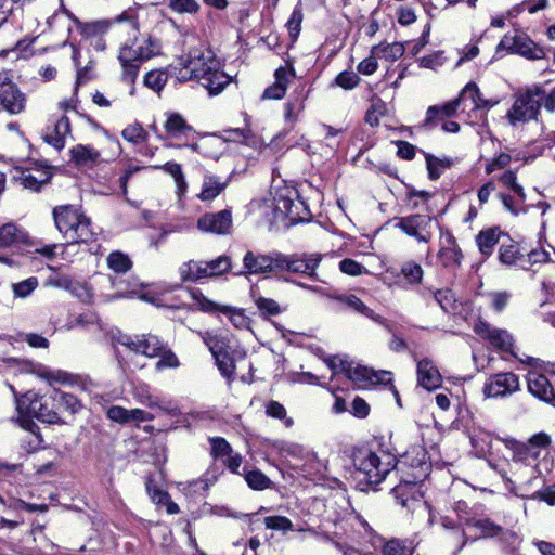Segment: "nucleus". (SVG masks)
<instances>
[{
    "label": "nucleus",
    "mask_w": 555,
    "mask_h": 555,
    "mask_svg": "<svg viewBox=\"0 0 555 555\" xmlns=\"http://www.w3.org/2000/svg\"><path fill=\"white\" fill-rule=\"evenodd\" d=\"M182 67L178 79L197 80L210 95L219 94L230 82L231 77L221 69V62L204 46L193 47L181 57Z\"/></svg>",
    "instance_id": "nucleus-1"
},
{
    "label": "nucleus",
    "mask_w": 555,
    "mask_h": 555,
    "mask_svg": "<svg viewBox=\"0 0 555 555\" xmlns=\"http://www.w3.org/2000/svg\"><path fill=\"white\" fill-rule=\"evenodd\" d=\"M542 105L548 113L555 112V87L548 92L541 85L518 90L506 117L514 127L530 120H538Z\"/></svg>",
    "instance_id": "nucleus-2"
},
{
    "label": "nucleus",
    "mask_w": 555,
    "mask_h": 555,
    "mask_svg": "<svg viewBox=\"0 0 555 555\" xmlns=\"http://www.w3.org/2000/svg\"><path fill=\"white\" fill-rule=\"evenodd\" d=\"M402 464L404 462H397L393 455L386 452L376 453L369 449H359L353 454L356 478L369 486L380 483L397 465Z\"/></svg>",
    "instance_id": "nucleus-3"
},
{
    "label": "nucleus",
    "mask_w": 555,
    "mask_h": 555,
    "mask_svg": "<svg viewBox=\"0 0 555 555\" xmlns=\"http://www.w3.org/2000/svg\"><path fill=\"white\" fill-rule=\"evenodd\" d=\"M54 222L68 244L88 242L93 237L90 219L78 208L67 205L53 209Z\"/></svg>",
    "instance_id": "nucleus-4"
},
{
    "label": "nucleus",
    "mask_w": 555,
    "mask_h": 555,
    "mask_svg": "<svg viewBox=\"0 0 555 555\" xmlns=\"http://www.w3.org/2000/svg\"><path fill=\"white\" fill-rule=\"evenodd\" d=\"M11 391L15 397L16 410L21 416L35 417L43 423L57 424L61 422V416L56 415V410L52 404L51 395L40 396L35 391H27L21 397L13 386H10Z\"/></svg>",
    "instance_id": "nucleus-5"
},
{
    "label": "nucleus",
    "mask_w": 555,
    "mask_h": 555,
    "mask_svg": "<svg viewBox=\"0 0 555 555\" xmlns=\"http://www.w3.org/2000/svg\"><path fill=\"white\" fill-rule=\"evenodd\" d=\"M502 50L528 60H542L545 56L544 50L520 31L505 34L496 47L498 52Z\"/></svg>",
    "instance_id": "nucleus-6"
},
{
    "label": "nucleus",
    "mask_w": 555,
    "mask_h": 555,
    "mask_svg": "<svg viewBox=\"0 0 555 555\" xmlns=\"http://www.w3.org/2000/svg\"><path fill=\"white\" fill-rule=\"evenodd\" d=\"M428 467L426 462L420 460L417 465L413 466L411 477L404 478L399 485L392 488V494L397 503L402 507L410 508V503H414L417 500V483L427 476Z\"/></svg>",
    "instance_id": "nucleus-7"
},
{
    "label": "nucleus",
    "mask_w": 555,
    "mask_h": 555,
    "mask_svg": "<svg viewBox=\"0 0 555 555\" xmlns=\"http://www.w3.org/2000/svg\"><path fill=\"white\" fill-rule=\"evenodd\" d=\"M341 373H344L350 380L358 384L359 387H364L366 383L372 385L390 384L392 374L389 371H374L361 364H354L352 361H341Z\"/></svg>",
    "instance_id": "nucleus-8"
},
{
    "label": "nucleus",
    "mask_w": 555,
    "mask_h": 555,
    "mask_svg": "<svg viewBox=\"0 0 555 555\" xmlns=\"http://www.w3.org/2000/svg\"><path fill=\"white\" fill-rule=\"evenodd\" d=\"M280 251L273 250L267 254L247 250L243 257L245 274L260 275L279 273Z\"/></svg>",
    "instance_id": "nucleus-9"
},
{
    "label": "nucleus",
    "mask_w": 555,
    "mask_h": 555,
    "mask_svg": "<svg viewBox=\"0 0 555 555\" xmlns=\"http://www.w3.org/2000/svg\"><path fill=\"white\" fill-rule=\"evenodd\" d=\"M322 257L319 254L285 255L280 251L279 272H289L315 279Z\"/></svg>",
    "instance_id": "nucleus-10"
},
{
    "label": "nucleus",
    "mask_w": 555,
    "mask_h": 555,
    "mask_svg": "<svg viewBox=\"0 0 555 555\" xmlns=\"http://www.w3.org/2000/svg\"><path fill=\"white\" fill-rule=\"evenodd\" d=\"M117 344L129 350L141 353L147 358H155L164 350V343L159 337L152 334L143 335H120L116 339Z\"/></svg>",
    "instance_id": "nucleus-11"
},
{
    "label": "nucleus",
    "mask_w": 555,
    "mask_h": 555,
    "mask_svg": "<svg viewBox=\"0 0 555 555\" xmlns=\"http://www.w3.org/2000/svg\"><path fill=\"white\" fill-rule=\"evenodd\" d=\"M519 389V377L512 372H502L491 375L485 383L482 391L487 398H504Z\"/></svg>",
    "instance_id": "nucleus-12"
},
{
    "label": "nucleus",
    "mask_w": 555,
    "mask_h": 555,
    "mask_svg": "<svg viewBox=\"0 0 555 555\" xmlns=\"http://www.w3.org/2000/svg\"><path fill=\"white\" fill-rule=\"evenodd\" d=\"M0 104L12 115L22 113L26 106L25 94L11 81L8 72L0 73Z\"/></svg>",
    "instance_id": "nucleus-13"
},
{
    "label": "nucleus",
    "mask_w": 555,
    "mask_h": 555,
    "mask_svg": "<svg viewBox=\"0 0 555 555\" xmlns=\"http://www.w3.org/2000/svg\"><path fill=\"white\" fill-rule=\"evenodd\" d=\"M190 296L193 300V306L199 310L211 312L219 309L223 314H227L231 323L236 328H246L249 325L248 318L244 314L242 309H233L230 307L219 308L215 302L206 298L198 289L190 291Z\"/></svg>",
    "instance_id": "nucleus-14"
},
{
    "label": "nucleus",
    "mask_w": 555,
    "mask_h": 555,
    "mask_svg": "<svg viewBox=\"0 0 555 555\" xmlns=\"http://www.w3.org/2000/svg\"><path fill=\"white\" fill-rule=\"evenodd\" d=\"M139 53L137 42L133 44L125 43L119 50L118 60L122 67V80L131 86L130 94L134 93V81L138 77L141 63L144 61Z\"/></svg>",
    "instance_id": "nucleus-15"
},
{
    "label": "nucleus",
    "mask_w": 555,
    "mask_h": 555,
    "mask_svg": "<svg viewBox=\"0 0 555 555\" xmlns=\"http://www.w3.org/2000/svg\"><path fill=\"white\" fill-rule=\"evenodd\" d=\"M396 227L418 242L428 243L431 240V218L429 216L415 214L402 217L398 219Z\"/></svg>",
    "instance_id": "nucleus-16"
},
{
    "label": "nucleus",
    "mask_w": 555,
    "mask_h": 555,
    "mask_svg": "<svg viewBox=\"0 0 555 555\" xmlns=\"http://www.w3.org/2000/svg\"><path fill=\"white\" fill-rule=\"evenodd\" d=\"M51 177V172L46 168L15 166L12 180L24 189L39 191L43 184L50 181Z\"/></svg>",
    "instance_id": "nucleus-17"
},
{
    "label": "nucleus",
    "mask_w": 555,
    "mask_h": 555,
    "mask_svg": "<svg viewBox=\"0 0 555 555\" xmlns=\"http://www.w3.org/2000/svg\"><path fill=\"white\" fill-rule=\"evenodd\" d=\"M474 331L498 350L513 353V337L507 331L492 327L483 321H478L474 326Z\"/></svg>",
    "instance_id": "nucleus-18"
},
{
    "label": "nucleus",
    "mask_w": 555,
    "mask_h": 555,
    "mask_svg": "<svg viewBox=\"0 0 555 555\" xmlns=\"http://www.w3.org/2000/svg\"><path fill=\"white\" fill-rule=\"evenodd\" d=\"M197 228L206 233L229 234L232 229V214L228 209L216 214H205L197 220Z\"/></svg>",
    "instance_id": "nucleus-19"
},
{
    "label": "nucleus",
    "mask_w": 555,
    "mask_h": 555,
    "mask_svg": "<svg viewBox=\"0 0 555 555\" xmlns=\"http://www.w3.org/2000/svg\"><path fill=\"white\" fill-rule=\"evenodd\" d=\"M526 379L528 391L533 397L555 408V390L544 374L529 372Z\"/></svg>",
    "instance_id": "nucleus-20"
},
{
    "label": "nucleus",
    "mask_w": 555,
    "mask_h": 555,
    "mask_svg": "<svg viewBox=\"0 0 555 555\" xmlns=\"http://www.w3.org/2000/svg\"><path fill=\"white\" fill-rule=\"evenodd\" d=\"M70 132L72 130L68 117L61 116L53 120L52 125L47 127L43 139L55 150L61 151L65 147L66 139L70 137Z\"/></svg>",
    "instance_id": "nucleus-21"
},
{
    "label": "nucleus",
    "mask_w": 555,
    "mask_h": 555,
    "mask_svg": "<svg viewBox=\"0 0 555 555\" xmlns=\"http://www.w3.org/2000/svg\"><path fill=\"white\" fill-rule=\"evenodd\" d=\"M108 23L103 21L86 23L79 25V30L82 40L92 47L95 51H104L106 49V42L104 35L108 30Z\"/></svg>",
    "instance_id": "nucleus-22"
},
{
    "label": "nucleus",
    "mask_w": 555,
    "mask_h": 555,
    "mask_svg": "<svg viewBox=\"0 0 555 555\" xmlns=\"http://www.w3.org/2000/svg\"><path fill=\"white\" fill-rule=\"evenodd\" d=\"M418 385L427 390H435L441 385V375L438 369L428 359H423L417 363Z\"/></svg>",
    "instance_id": "nucleus-23"
},
{
    "label": "nucleus",
    "mask_w": 555,
    "mask_h": 555,
    "mask_svg": "<svg viewBox=\"0 0 555 555\" xmlns=\"http://www.w3.org/2000/svg\"><path fill=\"white\" fill-rule=\"evenodd\" d=\"M274 76L275 82L264 90L262 99H282L285 95L289 82V76H294V69L292 68L291 70H288L287 68L281 66L275 70Z\"/></svg>",
    "instance_id": "nucleus-24"
},
{
    "label": "nucleus",
    "mask_w": 555,
    "mask_h": 555,
    "mask_svg": "<svg viewBox=\"0 0 555 555\" xmlns=\"http://www.w3.org/2000/svg\"><path fill=\"white\" fill-rule=\"evenodd\" d=\"M460 101H464V106L469 102L470 109L491 108L499 103L496 100H488L482 98L478 87L470 82L460 93Z\"/></svg>",
    "instance_id": "nucleus-25"
},
{
    "label": "nucleus",
    "mask_w": 555,
    "mask_h": 555,
    "mask_svg": "<svg viewBox=\"0 0 555 555\" xmlns=\"http://www.w3.org/2000/svg\"><path fill=\"white\" fill-rule=\"evenodd\" d=\"M504 446L513 452V461L530 464V460H537L540 455L539 451H532L531 447L527 443L520 442L514 438H502Z\"/></svg>",
    "instance_id": "nucleus-26"
},
{
    "label": "nucleus",
    "mask_w": 555,
    "mask_h": 555,
    "mask_svg": "<svg viewBox=\"0 0 555 555\" xmlns=\"http://www.w3.org/2000/svg\"><path fill=\"white\" fill-rule=\"evenodd\" d=\"M341 305L351 309L376 323L387 326L386 321L380 315L376 314L371 308H369L359 297L353 294L340 295L336 298Z\"/></svg>",
    "instance_id": "nucleus-27"
},
{
    "label": "nucleus",
    "mask_w": 555,
    "mask_h": 555,
    "mask_svg": "<svg viewBox=\"0 0 555 555\" xmlns=\"http://www.w3.org/2000/svg\"><path fill=\"white\" fill-rule=\"evenodd\" d=\"M72 160L80 167H93L101 162V154L95 149L77 144L70 151Z\"/></svg>",
    "instance_id": "nucleus-28"
},
{
    "label": "nucleus",
    "mask_w": 555,
    "mask_h": 555,
    "mask_svg": "<svg viewBox=\"0 0 555 555\" xmlns=\"http://www.w3.org/2000/svg\"><path fill=\"white\" fill-rule=\"evenodd\" d=\"M51 398L52 404L56 410L57 416H60L61 413L65 412L69 414H75L81 408L79 400L72 393L53 389V391L51 392Z\"/></svg>",
    "instance_id": "nucleus-29"
},
{
    "label": "nucleus",
    "mask_w": 555,
    "mask_h": 555,
    "mask_svg": "<svg viewBox=\"0 0 555 555\" xmlns=\"http://www.w3.org/2000/svg\"><path fill=\"white\" fill-rule=\"evenodd\" d=\"M295 195L296 191L284 189L274 197L275 209L291 219H296L298 212L295 210L302 205L300 202L296 203L293 199V196Z\"/></svg>",
    "instance_id": "nucleus-30"
},
{
    "label": "nucleus",
    "mask_w": 555,
    "mask_h": 555,
    "mask_svg": "<svg viewBox=\"0 0 555 555\" xmlns=\"http://www.w3.org/2000/svg\"><path fill=\"white\" fill-rule=\"evenodd\" d=\"M466 524L478 532V538L492 539L499 538L504 533V528L490 518H470Z\"/></svg>",
    "instance_id": "nucleus-31"
},
{
    "label": "nucleus",
    "mask_w": 555,
    "mask_h": 555,
    "mask_svg": "<svg viewBox=\"0 0 555 555\" xmlns=\"http://www.w3.org/2000/svg\"><path fill=\"white\" fill-rule=\"evenodd\" d=\"M499 259L503 264L529 270V266L525 263V255L521 254L519 247L513 243L502 244L500 246Z\"/></svg>",
    "instance_id": "nucleus-32"
},
{
    "label": "nucleus",
    "mask_w": 555,
    "mask_h": 555,
    "mask_svg": "<svg viewBox=\"0 0 555 555\" xmlns=\"http://www.w3.org/2000/svg\"><path fill=\"white\" fill-rule=\"evenodd\" d=\"M464 101H460V96L451 102H448L441 106H430L426 112L425 125L434 126L436 120H443L446 117L453 116Z\"/></svg>",
    "instance_id": "nucleus-33"
},
{
    "label": "nucleus",
    "mask_w": 555,
    "mask_h": 555,
    "mask_svg": "<svg viewBox=\"0 0 555 555\" xmlns=\"http://www.w3.org/2000/svg\"><path fill=\"white\" fill-rule=\"evenodd\" d=\"M501 231L498 228H490L480 231L476 236V244L481 255L489 257L499 243Z\"/></svg>",
    "instance_id": "nucleus-34"
},
{
    "label": "nucleus",
    "mask_w": 555,
    "mask_h": 555,
    "mask_svg": "<svg viewBox=\"0 0 555 555\" xmlns=\"http://www.w3.org/2000/svg\"><path fill=\"white\" fill-rule=\"evenodd\" d=\"M371 543L374 548L382 547L385 555H412V547L403 541L391 540L384 544L380 537L374 535Z\"/></svg>",
    "instance_id": "nucleus-35"
},
{
    "label": "nucleus",
    "mask_w": 555,
    "mask_h": 555,
    "mask_svg": "<svg viewBox=\"0 0 555 555\" xmlns=\"http://www.w3.org/2000/svg\"><path fill=\"white\" fill-rule=\"evenodd\" d=\"M447 242L449 246L442 247L439 250L438 257L444 267L460 266L463 255L455 238L451 234H448Z\"/></svg>",
    "instance_id": "nucleus-36"
},
{
    "label": "nucleus",
    "mask_w": 555,
    "mask_h": 555,
    "mask_svg": "<svg viewBox=\"0 0 555 555\" xmlns=\"http://www.w3.org/2000/svg\"><path fill=\"white\" fill-rule=\"evenodd\" d=\"M164 127L167 135L176 139L192 131V127L188 125L185 119L178 113H169Z\"/></svg>",
    "instance_id": "nucleus-37"
},
{
    "label": "nucleus",
    "mask_w": 555,
    "mask_h": 555,
    "mask_svg": "<svg viewBox=\"0 0 555 555\" xmlns=\"http://www.w3.org/2000/svg\"><path fill=\"white\" fill-rule=\"evenodd\" d=\"M227 186L225 182H222L220 178L211 175L204 177L202 191L198 194V198L203 202L215 199Z\"/></svg>",
    "instance_id": "nucleus-38"
},
{
    "label": "nucleus",
    "mask_w": 555,
    "mask_h": 555,
    "mask_svg": "<svg viewBox=\"0 0 555 555\" xmlns=\"http://www.w3.org/2000/svg\"><path fill=\"white\" fill-rule=\"evenodd\" d=\"M182 281L195 282L204 278H208L204 261L190 260L183 262L179 268Z\"/></svg>",
    "instance_id": "nucleus-39"
},
{
    "label": "nucleus",
    "mask_w": 555,
    "mask_h": 555,
    "mask_svg": "<svg viewBox=\"0 0 555 555\" xmlns=\"http://www.w3.org/2000/svg\"><path fill=\"white\" fill-rule=\"evenodd\" d=\"M405 47L401 42L379 43L372 47V53L389 62H395L403 56Z\"/></svg>",
    "instance_id": "nucleus-40"
},
{
    "label": "nucleus",
    "mask_w": 555,
    "mask_h": 555,
    "mask_svg": "<svg viewBox=\"0 0 555 555\" xmlns=\"http://www.w3.org/2000/svg\"><path fill=\"white\" fill-rule=\"evenodd\" d=\"M153 168L162 169L173 178L177 188V194L180 198L185 194L188 190V183L185 181L180 164L168 162L164 165L154 166Z\"/></svg>",
    "instance_id": "nucleus-41"
},
{
    "label": "nucleus",
    "mask_w": 555,
    "mask_h": 555,
    "mask_svg": "<svg viewBox=\"0 0 555 555\" xmlns=\"http://www.w3.org/2000/svg\"><path fill=\"white\" fill-rule=\"evenodd\" d=\"M24 238L23 230L14 223H5L0 228V247H9Z\"/></svg>",
    "instance_id": "nucleus-42"
},
{
    "label": "nucleus",
    "mask_w": 555,
    "mask_h": 555,
    "mask_svg": "<svg viewBox=\"0 0 555 555\" xmlns=\"http://www.w3.org/2000/svg\"><path fill=\"white\" fill-rule=\"evenodd\" d=\"M107 266L115 273L121 274L132 268V261L128 255L121 251H113L107 257Z\"/></svg>",
    "instance_id": "nucleus-43"
},
{
    "label": "nucleus",
    "mask_w": 555,
    "mask_h": 555,
    "mask_svg": "<svg viewBox=\"0 0 555 555\" xmlns=\"http://www.w3.org/2000/svg\"><path fill=\"white\" fill-rule=\"evenodd\" d=\"M423 273H424V271H423L422 267L412 260H409V261H405L404 263H402L401 269H400V274L403 276L405 282L410 285L420 284L423 279Z\"/></svg>",
    "instance_id": "nucleus-44"
},
{
    "label": "nucleus",
    "mask_w": 555,
    "mask_h": 555,
    "mask_svg": "<svg viewBox=\"0 0 555 555\" xmlns=\"http://www.w3.org/2000/svg\"><path fill=\"white\" fill-rule=\"evenodd\" d=\"M304 99L296 96L291 99L284 107V119L289 127H293L298 120L299 114L304 111Z\"/></svg>",
    "instance_id": "nucleus-45"
},
{
    "label": "nucleus",
    "mask_w": 555,
    "mask_h": 555,
    "mask_svg": "<svg viewBox=\"0 0 555 555\" xmlns=\"http://www.w3.org/2000/svg\"><path fill=\"white\" fill-rule=\"evenodd\" d=\"M139 15L140 10L138 8H129L125 10L121 14L117 15L114 21L119 26H124L126 29L137 33L139 29Z\"/></svg>",
    "instance_id": "nucleus-46"
},
{
    "label": "nucleus",
    "mask_w": 555,
    "mask_h": 555,
    "mask_svg": "<svg viewBox=\"0 0 555 555\" xmlns=\"http://www.w3.org/2000/svg\"><path fill=\"white\" fill-rule=\"evenodd\" d=\"M208 278L218 276L231 269V259L228 256H219L214 260L204 261Z\"/></svg>",
    "instance_id": "nucleus-47"
},
{
    "label": "nucleus",
    "mask_w": 555,
    "mask_h": 555,
    "mask_svg": "<svg viewBox=\"0 0 555 555\" xmlns=\"http://www.w3.org/2000/svg\"><path fill=\"white\" fill-rule=\"evenodd\" d=\"M168 79V75L166 72L160 69H154L149 72L144 76V85L152 89L155 92H160L165 87Z\"/></svg>",
    "instance_id": "nucleus-48"
},
{
    "label": "nucleus",
    "mask_w": 555,
    "mask_h": 555,
    "mask_svg": "<svg viewBox=\"0 0 555 555\" xmlns=\"http://www.w3.org/2000/svg\"><path fill=\"white\" fill-rule=\"evenodd\" d=\"M255 305L263 318L274 317L282 312L279 304L271 298L259 296L255 299Z\"/></svg>",
    "instance_id": "nucleus-49"
},
{
    "label": "nucleus",
    "mask_w": 555,
    "mask_h": 555,
    "mask_svg": "<svg viewBox=\"0 0 555 555\" xmlns=\"http://www.w3.org/2000/svg\"><path fill=\"white\" fill-rule=\"evenodd\" d=\"M201 336L214 358L227 352L225 351L227 344L222 337H220L216 334H212L210 332L202 333Z\"/></svg>",
    "instance_id": "nucleus-50"
},
{
    "label": "nucleus",
    "mask_w": 555,
    "mask_h": 555,
    "mask_svg": "<svg viewBox=\"0 0 555 555\" xmlns=\"http://www.w3.org/2000/svg\"><path fill=\"white\" fill-rule=\"evenodd\" d=\"M137 47L139 49V53L143 60H149L160 52V43L158 40L152 37H144L140 42H137Z\"/></svg>",
    "instance_id": "nucleus-51"
},
{
    "label": "nucleus",
    "mask_w": 555,
    "mask_h": 555,
    "mask_svg": "<svg viewBox=\"0 0 555 555\" xmlns=\"http://www.w3.org/2000/svg\"><path fill=\"white\" fill-rule=\"evenodd\" d=\"M168 5L179 14H196L201 8L196 0H168Z\"/></svg>",
    "instance_id": "nucleus-52"
},
{
    "label": "nucleus",
    "mask_w": 555,
    "mask_h": 555,
    "mask_svg": "<svg viewBox=\"0 0 555 555\" xmlns=\"http://www.w3.org/2000/svg\"><path fill=\"white\" fill-rule=\"evenodd\" d=\"M38 279L35 276L14 283L12 284L14 296L16 298H26L38 287Z\"/></svg>",
    "instance_id": "nucleus-53"
},
{
    "label": "nucleus",
    "mask_w": 555,
    "mask_h": 555,
    "mask_svg": "<svg viewBox=\"0 0 555 555\" xmlns=\"http://www.w3.org/2000/svg\"><path fill=\"white\" fill-rule=\"evenodd\" d=\"M429 293L433 295L435 301L441 307V309L444 312H449L453 309L455 299H454L453 293L450 289H448V288L437 289V291L429 289Z\"/></svg>",
    "instance_id": "nucleus-54"
},
{
    "label": "nucleus",
    "mask_w": 555,
    "mask_h": 555,
    "mask_svg": "<svg viewBox=\"0 0 555 555\" xmlns=\"http://www.w3.org/2000/svg\"><path fill=\"white\" fill-rule=\"evenodd\" d=\"M426 165L429 178L431 180H437L440 178L442 170L444 168L450 167L451 163L448 159H439L437 157H434L433 155H426Z\"/></svg>",
    "instance_id": "nucleus-55"
},
{
    "label": "nucleus",
    "mask_w": 555,
    "mask_h": 555,
    "mask_svg": "<svg viewBox=\"0 0 555 555\" xmlns=\"http://www.w3.org/2000/svg\"><path fill=\"white\" fill-rule=\"evenodd\" d=\"M245 480L254 490H264L269 488L271 483L270 479L259 470H251L246 473Z\"/></svg>",
    "instance_id": "nucleus-56"
},
{
    "label": "nucleus",
    "mask_w": 555,
    "mask_h": 555,
    "mask_svg": "<svg viewBox=\"0 0 555 555\" xmlns=\"http://www.w3.org/2000/svg\"><path fill=\"white\" fill-rule=\"evenodd\" d=\"M548 3V0H529L524 1L518 7L513 8L507 12V16H513L515 14H518L520 11L527 10L530 14H534L539 12L540 10H543L546 8Z\"/></svg>",
    "instance_id": "nucleus-57"
},
{
    "label": "nucleus",
    "mask_w": 555,
    "mask_h": 555,
    "mask_svg": "<svg viewBox=\"0 0 555 555\" xmlns=\"http://www.w3.org/2000/svg\"><path fill=\"white\" fill-rule=\"evenodd\" d=\"M210 444H211V454L216 459H220L223 461L227 456L232 453V448L229 444V442L220 437L210 438Z\"/></svg>",
    "instance_id": "nucleus-58"
},
{
    "label": "nucleus",
    "mask_w": 555,
    "mask_h": 555,
    "mask_svg": "<svg viewBox=\"0 0 555 555\" xmlns=\"http://www.w3.org/2000/svg\"><path fill=\"white\" fill-rule=\"evenodd\" d=\"M121 135L125 140L137 144L147 138V132L139 124H132L122 130Z\"/></svg>",
    "instance_id": "nucleus-59"
},
{
    "label": "nucleus",
    "mask_w": 555,
    "mask_h": 555,
    "mask_svg": "<svg viewBox=\"0 0 555 555\" xmlns=\"http://www.w3.org/2000/svg\"><path fill=\"white\" fill-rule=\"evenodd\" d=\"M215 361L219 371L224 377H233L235 372V364L234 360L230 357L228 352L215 357Z\"/></svg>",
    "instance_id": "nucleus-60"
},
{
    "label": "nucleus",
    "mask_w": 555,
    "mask_h": 555,
    "mask_svg": "<svg viewBox=\"0 0 555 555\" xmlns=\"http://www.w3.org/2000/svg\"><path fill=\"white\" fill-rule=\"evenodd\" d=\"M302 18H304V14H302L301 8L299 5H296L291 14V17L287 21V24H286L288 31H289V36L294 40L298 37V35L300 33Z\"/></svg>",
    "instance_id": "nucleus-61"
},
{
    "label": "nucleus",
    "mask_w": 555,
    "mask_h": 555,
    "mask_svg": "<svg viewBox=\"0 0 555 555\" xmlns=\"http://www.w3.org/2000/svg\"><path fill=\"white\" fill-rule=\"evenodd\" d=\"M159 360L156 363L158 370L162 369H177L180 365L178 357L164 345V350L159 353Z\"/></svg>",
    "instance_id": "nucleus-62"
},
{
    "label": "nucleus",
    "mask_w": 555,
    "mask_h": 555,
    "mask_svg": "<svg viewBox=\"0 0 555 555\" xmlns=\"http://www.w3.org/2000/svg\"><path fill=\"white\" fill-rule=\"evenodd\" d=\"M500 182L504 186H506L507 189L513 191L515 194H517L521 199H525L526 195H525L524 188L517 183L516 173L514 171H511V170L505 171L500 177Z\"/></svg>",
    "instance_id": "nucleus-63"
},
{
    "label": "nucleus",
    "mask_w": 555,
    "mask_h": 555,
    "mask_svg": "<svg viewBox=\"0 0 555 555\" xmlns=\"http://www.w3.org/2000/svg\"><path fill=\"white\" fill-rule=\"evenodd\" d=\"M264 525L268 529L276 531H289L293 529L291 519L285 516H269L264 518Z\"/></svg>",
    "instance_id": "nucleus-64"
}]
</instances>
